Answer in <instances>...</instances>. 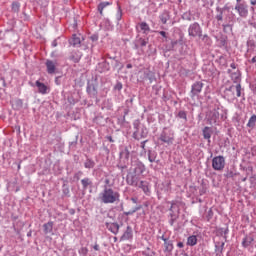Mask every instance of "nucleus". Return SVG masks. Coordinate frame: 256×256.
<instances>
[{"instance_id": "1a4fd4ad", "label": "nucleus", "mask_w": 256, "mask_h": 256, "mask_svg": "<svg viewBox=\"0 0 256 256\" xmlns=\"http://www.w3.org/2000/svg\"><path fill=\"white\" fill-rule=\"evenodd\" d=\"M36 87L38 88V93H41V95H47L49 93L47 85L41 83L39 80L36 81Z\"/></svg>"}, {"instance_id": "4c0bfd02", "label": "nucleus", "mask_w": 256, "mask_h": 256, "mask_svg": "<svg viewBox=\"0 0 256 256\" xmlns=\"http://www.w3.org/2000/svg\"><path fill=\"white\" fill-rule=\"evenodd\" d=\"M127 69H132L133 68V65L132 64H127Z\"/></svg>"}, {"instance_id": "412c9836", "label": "nucleus", "mask_w": 256, "mask_h": 256, "mask_svg": "<svg viewBox=\"0 0 256 256\" xmlns=\"http://www.w3.org/2000/svg\"><path fill=\"white\" fill-rule=\"evenodd\" d=\"M203 137H204V139H211V128L206 126L203 129Z\"/></svg>"}, {"instance_id": "bb28decb", "label": "nucleus", "mask_w": 256, "mask_h": 256, "mask_svg": "<svg viewBox=\"0 0 256 256\" xmlns=\"http://www.w3.org/2000/svg\"><path fill=\"white\" fill-rule=\"evenodd\" d=\"M236 95L237 97H241V84L236 85Z\"/></svg>"}, {"instance_id": "0eeeda50", "label": "nucleus", "mask_w": 256, "mask_h": 256, "mask_svg": "<svg viewBox=\"0 0 256 256\" xmlns=\"http://www.w3.org/2000/svg\"><path fill=\"white\" fill-rule=\"evenodd\" d=\"M207 121L209 125H215L219 121V112L217 110H212L207 114Z\"/></svg>"}, {"instance_id": "7c9ffc66", "label": "nucleus", "mask_w": 256, "mask_h": 256, "mask_svg": "<svg viewBox=\"0 0 256 256\" xmlns=\"http://www.w3.org/2000/svg\"><path fill=\"white\" fill-rule=\"evenodd\" d=\"M148 161H149L150 163H155V157H153V156H151V154H149V156H148Z\"/></svg>"}, {"instance_id": "e433bc0d", "label": "nucleus", "mask_w": 256, "mask_h": 256, "mask_svg": "<svg viewBox=\"0 0 256 256\" xmlns=\"http://www.w3.org/2000/svg\"><path fill=\"white\" fill-rule=\"evenodd\" d=\"M145 143H147V141L141 142V147H142V149H145Z\"/></svg>"}, {"instance_id": "ddd939ff", "label": "nucleus", "mask_w": 256, "mask_h": 256, "mask_svg": "<svg viewBox=\"0 0 256 256\" xmlns=\"http://www.w3.org/2000/svg\"><path fill=\"white\" fill-rule=\"evenodd\" d=\"M159 19L163 25L167 24V20L170 19L169 12L164 11L160 16Z\"/></svg>"}, {"instance_id": "cd10ccee", "label": "nucleus", "mask_w": 256, "mask_h": 256, "mask_svg": "<svg viewBox=\"0 0 256 256\" xmlns=\"http://www.w3.org/2000/svg\"><path fill=\"white\" fill-rule=\"evenodd\" d=\"M130 237H131V232L126 231V232L123 234L122 239H123V240H127V239H129Z\"/></svg>"}, {"instance_id": "58836bf2", "label": "nucleus", "mask_w": 256, "mask_h": 256, "mask_svg": "<svg viewBox=\"0 0 256 256\" xmlns=\"http://www.w3.org/2000/svg\"><path fill=\"white\" fill-rule=\"evenodd\" d=\"M251 5H256V0H250Z\"/></svg>"}, {"instance_id": "de8ad7c7", "label": "nucleus", "mask_w": 256, "mask_h": 256, "mask_svg": "<svg viewBox=\"0 0 256 256\" xmlns=\"http://www.w3.org/2000/svg\"><path fill=\"white\" fill-rule=\"evenodd\" d=\"M171 225H173V221L171 222Z\"/></svg>"}, {"instance_id": "b1692460", "label": "nucleus", "mask_w": 256, "mask_h": 256, "mask_svg": "<svg viewBox=\"0 0 256 256\" xmlns=\"http://www.w3.org/2000/svg\"><path fill=\"white\" fill-rule=\"evenodd\" d=\"M256 123V115H252L248 121L247 127H253Z\"/></svg>"}, {"instance_id": "4468645a", "label": "nucleus", "mask_w": 256, "mask_h": 256, "mask_svg": "<svg viewBox=\"0 0 256 256\" xmlns=\"http://www.w3.org/2000/svg\"><path fill=\"white\" fill-rule=\"evenodd\" d=\"M187 245H189L190 247H195V245H197V236H189L187 239Z\"/></svg>"}, {"instance_id": "37998d69", "label": "nucleus", "mask_w": 256, "mask_h": 256, "mask_svg": "<svg viewBox=\"0 0 256 256\" xmlns=\"http://www.w3.org/2000/svg\"><path fill=\"white\" fill-rule=\"evenodd\" d=\"M218 21H221V16H218Z\"/></svg>"}, {"instance_id": "f03ea898", "label": "nucleus", "mask_w": 256, "mask_h": 256, "mask_svg": "<svg viewBox=\"0 0 256 256\" xmlns=\"http://www.w3.org/2000/svg\"><path fill=\"white\" fill-rule=\"evenodd\" d=\"M145 171V166H137L133 172H129L127 177H126V182L128 185H131L132 187H136L139 185V174H141Z\"/></svg>"}, {"instance_id": "c85d7f7f", "label": "nucleus", "mask_w": 256, "mask_h": 256, "mask_svg": "<svg viewBox=\"0 0 256 256\" xmlns=\"http://www.w3.org/2000/svg\"><path fill=\"white\" fill-rule=\"evenodd\" d=\"M70 59H71V61H73L74 63H79V60L81 59V57H80V56H77V57L72 56V57H70Z\"/></svg>"}, {"instance_id": "c9c22d12", "label": "nucleus", "mask_w": 256, "mask_h": 256, "mask_svg": "<svg viewBox=\"0 0 256 256\" xmlns=\"http://www.w3.org/2000/svg\"><path fill=\"white\" fill-rule=\"evenodd\" d=\"M107 139H108V141H110V143L114 142L113 137H111V136H108Z\"/></svg>"}, {"instance_id": "79ce46f5", "label": "nucleus", "mask_w": 256, "mask_h": 256, "mask_svg": "<svg viewBox=\"0 0 256 256\" xmlns=\"http://www.w3.org/2000/svg\"><path fill=\"white\" fill-rule=\"evenodd\" d=\"M119 89H123V86L121 84H118Z\"/></svg>"}, {"instance_id": "5701e85b", "label": "nucleus", "mask_w": 256, "mask_h": 256, "mask_svg": "<svg viewBox=\"0 0 256 256\" xmlns=\"http://www.w3.org/2000/svg\"><path fill=\"white\" fill-rule=\"evenodd\" d=\"M139 25H140L141 31H143L144 33H147V31H150L149 24H147L146 22H142Z\"/></svg>"}, {"instance_id": "a211bd4d", "label": "nucleus", "mask_w": 256, "mask_h": 256, "mask_svg": "<svg viewBox=\"0 0 256 256\" xmlns=\"http://www.w3.org/2000/svg\"><path fill=\"white\" fill-rule=\"evenodd\" d=\"M109 5H111V2H101L98 5V11H99L100 15H103V9H105V7H109Z\"/></svg>"}, {"instance_id": "dca6fc26", "label": "nucleus", "mask_w": 256, "mask_h": 256, "mask_svg": "<svg viewBox=\"0 0 256 256\" xmlns=\"http://www.w3.org/2000/svg\"><path fill=\"white\" fill-rule=\"evenodd\" d=\"M71 45L74 47L77 45H81V37L77 36L76 34L73 35L72 40L70 41Z\"/></svg>"}, {"instance_id": "7ed1b4c3", "label": "nucleus", "mask_w": 256, "mask_h": 256, "mask_svg": "<svg viewBox=\"0 0 256 256\" xmlns=\"http://www.w3.org/2000/svg\"><path fill=\"white\" fill-rule=\"evenodd\" d=\"M212 169H214V171H223L225 169V157H214L212 159Z\"/></svg>"}, {"instance_id": "f3484780", "label": "nucleus", "mask_w": 256, "mask_h": 256, "mask_svg": "<svg viewBox=\"0 0 256 256\" xmlns=\"http://www.w3.org/2000/svg\"><path fill=\"white\" fill-rule=\"evenodd\" d=\"M254 241L253 237L251 236H246L243 241H242V245L243 247H249V245H251V243Z\"/></svg>"}, {"instance_id": "72a5a7b5", "label": "nucleus", "mask_w": 256, "mask_h": 256, "mask_svg": "<svg viewBox=\"0 0 256 256\" xmlns=\"http://www.w3.org/2000/svg\"><path fill=\"white\" fill-rule=\"evenodd\" d=\"M93 249H94V251H99V244H95V245L93 246Z\"/></svg>"}, {"instance_id": "20e7f679", "label": "nucleus", "mask_w": 256, "mask_h": 256, "mask_svg": "<svg viewBox=\"0 0 256 256\" xmlns=\"http://www.w3.org/2000/svg\"><path fill=\"white\" fill-rule=\"evenodd\" d=\"M188 33L190 37H201L202 31H201V26H199L198 23L191 24Z\"/></svg>"}, {"instance_id": "ea45409f", "label": "nucleus", "mask_w": 256, "mask_h": 256, "mask_svg": "<svg viewBox=\"0 0 256 256\" xmlns=\"http://www.w3.org/2000/svg\"><path fill=\"white\" fill-rule=\"evenodd\" d=\"M251 63H256V56L251 59Z\"/></svg>"}, {"instance_id": "a19ab883", "label": "nucleus", "mask_w": 256, "mask_h": 256, "mask_svg": "<svg viewBox=\"0 0 256 256\" xmlns=\"http://www.w3.org/2000/svg\"><path fill=\"white\" fill-rule=\"evenodd\" d=\"M230 67H231L232 69H236L235 63H232V64L230 65Z\"/></svg>"}, {"instance_id": "f257e3e1", "label": "nucleus", "mask_w": 256, "mask_h": 256, "mask_svg": "<svg viewBox=\"0 0 256 256\" xmlns=\"http://www.w3.org/2000/svg\"><path fill=\"white\" fill-rule=\"evenodd\" d=\"M119 192L113 190L112 188H105L100 194H99V201L101 203L107 204H113L116 203V201H119Z\"/></svg>"}, {"instance_id": "473e14b6", "label": "nucleus", "mask_w": 256, "mask_h": 256, "mask_svg": "<svg viewBox=\"0 0 256 256\" xmlns=\"http://www.w3.org/2000/svg\"><path fill=\"white\" fill-rule=\"evenodd\" d=\"M177 247H179V249H183V247H184L183 242H178Z\"/></svg>"}, {"instance_id": "39448f33", "label": "nucleus", "mask_w": 256, "mask_h": 256, "mask_svg": "<svg viewBox=\"0 0 256 256\" xmlns=\"http://www.w3.org/2000/svg\"><path fill=\"white\" fill-rule=\"evenodd\" d=\"M235 10L237 11L238 15H240V17H247L249 15L248 6L245 3L236 4Z\"/></svg>"}, {"instance_id": "aec40b11", "label": "nucleus", "mask_w": 256, "mask_h": 256, "mask_svg": "<svg viewBox=\"0 0 256 256\" xmlns=\"http://www.w3.org/2000/svg\"><path fill=\"white\" fill-rule=\"evenodd\" d=\"M81 183H82L83 189H87V187L93 185V182L89 178L82 179Z\"/></svg>"}, {"instance_id": "9d476101", "label": "nucleus", "mask_w": 256, "mask_h": 256, "mask_svg": "<svg viewBox=\"0 0 256 256\" xmlns=\"http://www.w3.org/2000/svg\"><path fill=\"white\" fill-rule=\"evenodd\" d=\"M139 189H142V191L147 195L149 193V182L141 180L138 182V185L136 186Z\"/></svg>"}, {"instance_id": "2eb2a0df", "label": "nucleus", "mask_w": 256, "mask_h": 256, "mask_svg": "<svg viewBox=\"0 0 256 256\" xmlns=\"http://www.w3.org/2000/svg\"><path fill=\"white\" fill-rule=\"evenodd\" d=\"M43 227H44V233L46 235L53 232V222H48L44 224Z\"/></svg>"}, {"instance_id": "a18cd8bd", "label": "nucleus", "mask_w": 256, "mask_h": 256, "mask_svg": "<svg viewBox=\"0 0 256 256\" xmlns=\"http://www.w3.org/2000/svg\"><path fill=\"white\" fill-rule=\"evenodd\" d=\"M114 241H117V237L114 238Z\"/></svg>"}, {"instance_id": "49530a36", "label": "nucleus", "mask_w": 256, "mask_h": 256, "mask_svg": "<svg viewBox=\"0 0 256 256\" xmlns=\"http://www.w3.org/2000/svg\"><path fill=\"white\" fill-rule=\"evenodd\" d=\"M142 45H145V42H143V44Z\"/></svg>"}, {"instance_id": "6ab92c4d", "label": "nucleus", "mask_w": 256, "mask_h": 256, "mask_svg": "<svg viewBox=\"0 0 256 256\" xmlns=\"http://www.w3.org/2000/svg\"><path fill=\"white\" fill-rule=\"evenodd\" d=\"M164 241V247L166 251H173V243L171 241H168L167 239H163Z\"/></svg>"}, {"instance_id": "393cba45", "label": "nucleus", "mask_w": 256, "mask_h": 256, "mask_svg": "<svg viewBox=\"0 0 256 256\" xmlns=\"http://www.w3.org/2000/svg\"><path fill=\"white\" fill-rule=\"evenodd\" d=\"M178 117L187 121V113L185 111L178 112Z\"/></svg>"}, {"instance_id": "423d86ee", "label": "nucleus", "mask_w": 256, "mask_h": 256, "mask_svg": "<svg viewBox=\"0 0 256 256\" xmlns=\"http://www.w3.org/2000/svg\"><path fill=\"white\" fill-rule=\"evenodd\" d=\"M147 135H149V130H147V127L140 126L137 131L134 132V139L139 141L140 139H145Z\"/></svg>"}, {"instance_id": "6e6552de", "label": "nucleus", "mask_w": 256, "mask_h": 256, "mask_svg": "<svg viewBox=\"0 0 256 256\" xmlns=\"http://www.w3.org/2000/svg\"><path fill=\"white\" fill-rule=\"evenodd\" d=\"M201 91H203V83L202 82H195L192 85V88H191L192 97H195L196 95H199V93H201Z\"/></svg>"}, {"instance_id": "c03bdc74", "label": "nucleus", "mask_w": 256, "mask_h": 256, "mask_svg": "<svg viewBox=\"0 0 256 256\" xmlns=\"http://www.w3.org/2000/svg\"><path fill=\"white\" fill-rule=\"evenodd\" d=\"M237 1V3H241V0H236Z\"/></svg>"}, {"instance_id": "4be33fe9", "label": "nucleus", "mask_w": 256, "mask_h": 256, "mask_svg": "<svg viewBox=\"0 0 256 256\" xmlns=\"http://www.w3.org/2000/svg\"><path fill=\"white\" fill-rule=\"evenodd\" d=\"M84 167L86 169H93V167H95V162L93 160H86V162L84 163Z\"/></svg>"}, {"instance_id": "9b49d317", "label": "nucleus", "mask_w": 256, "mask_h": 256, "mask_svg": "<svg viewBox=\"0 0 256 256\" xmlns=\"http://www.w3.org/2000/svg\"><path fill=\"white\" fill-rule=\"evenodd\" d=\"M46 67H47V71L50 75H53V73H55V69H56L55 62H53L52 60L46 61Z\"/></svg>"}, {"instance_id": "f704fd0d", "label": "nucleus", "mask_w": 256, "mask_h": 256, "mask_svg": "<svg viewBox=\"0 0 256 256\" xmlns=\"http://www.w3.org/2000/svg\"><path fill=\"white\" fill-rule=\"evenodd\" d=\"M160 140L163 141V143H168L167 139H165L163 136H161Z\"/></svg>"}, {"instance_id": "a878e982", "label": "nucleus", "mask_w": 256, "mask_h": 256, "mask_svg": "<svg viewBox=\"0 0 256 256\" xmlns=\"http://www.w3.org/2000/svg\"><path fill=\"white\" fill-rule=\"evenodd\" d=\"M20 5L17 2L12 3V10H14L15 13L19 12Z\"/></svg>"}, {"instance_id": "2f4dec72", "label": "nucleus", "mask_w": 256, "mask_h": 256, "mask_svg": "<svg viewBox=\"0 0 256 256\" xmlns=\"http://www.w3.org/2000/svg\"><path fill=\"white\" fill-rule=\"evenodd\" d=\"M159 34H160L161 36H163L165 39H167V32H165V31H160Z\"/></svg>"}, {"instance_id": "c756f323", "label": "nucleus", "mask_w": 256, "mask_h": 256, "mask_svg": "<svg viewBox=\"0 0 256 256\" xmlns=\"http://www.w3.org/2000/svg\"><path fill=\"white\" fill-rule=\"evenodd\" d=\"M80 253H82L83 255H87V253H89V250L87 249V247H83L80 249Z\"/></svg>"}, {"instance_id": "f8f14e48", "label": "nucleus", "mask_w": 256, "mask_h": 256, "mask_svg": "<svg viewBox=\"0 0 256 256\" xmlns=\"http://www.w3.org/2000/svg\"><path fill=\"white\" fill-rule=\"evenodd\" d=\"M108 229L109 231H111V233L117 235V233H119V224L111 223L110 225H108Z\"/></svg>"}]
</instances>
